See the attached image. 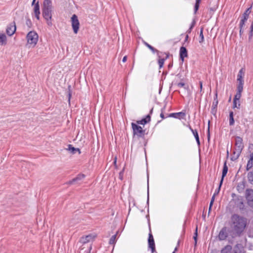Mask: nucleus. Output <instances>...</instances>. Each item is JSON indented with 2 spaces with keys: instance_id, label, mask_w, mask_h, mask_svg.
Segmentation results:
<instances>
[{
  "instance_id": "nucleus-1",
  "label": "nucleus",
  "mask_w": 253,
  "mask_h": 253,
  "mask_svg": "<svg viewBox=\"0 0 253 253\" xmlns=\"http://www.w3.org/2000/svg\"><path fill=\"white\" fill-rule=\"evenodd\" d=\"M231 221L234 230L237 234L240 235L243 232L246 226V219L235 214L232 216Z\"/></svg>"
},
{
  "instance_id": "nucleus-2",
  "label": "nucleus",
  "mask_w": 253,
  "mask_h": 253,
  "mask_svg": "<svg viewBox=\"0 0 253 253\" xmlns=\"http://www.w3.org/2000/svg\"><path fill=\"white\" fill-rule=\"evenodd\" d=\"M243 148L244 145L242 138L239 136L236 137L235 148L233 151V154L231 158L232 161H235L239 158Z\"/></svg>"
},
{
  "instance_id": "nucleus-3",
  "label": "nucleus",
  "mask_w": 253,
  "mask_h": 253,
  "mask_svg": "<svg viewBox=\"0 0 253 253\" xmlns=\"http://www.w3.org/2000/svg\"><path fill=\"white\" fill-rule=\"evenodd\" d=\"M27 42L32 47L35 46L38 40V35L34 31L30 32L27 35Z\"/></svg>"
},
{
  "instance_id": "nucleus-4",
  "label": "nucleus",
  "mask_w": 253,
  "mask_h": 253,
  "mask_svg": "<svg viewBox=\"0 0 253 253\" xmlns=\"http://www.w3.org/2000/svg\"><path fill=\"white\" fill-rule=\"evenodd\" d=\"M52 8H42V15L46 21L47 24L49 26H51L52 24L51 22V12Z\"/></svg>"
},
{
  "instance_id": "nucleus-5",
  "label": "nucleus",
  "mask_w": 253,
  "mask_h": 253,
  "mask_svg": "<svg viewBox=\"0 0 253 253\" xmlns=\"http://www.w3.org/2000/svg\"><path fill=\"white\" fill-rule=\"evenodd\" d=\"M71 22L74 32L75 34H77L79 29L80 23L78 17L76 14L72 15L71 17Z\"/></svg>"
},
{
  "instance_id": "nucleus-6",
  "label": "nucleus",
  "mask_w": 253,
  "mask_h": 253,
  "mask_svg": "<svg viewBox=\"0 0 253 253\" xmlns=\"http://www.w3.org/2000/svg\"><path fill=\"white\" fill-rule=\"evenodd\" d=\"M245 196L248 205L253 208V189H247L246 190Z\"/></svg>"
},
{
  "instance_id": "nucleus-7",
  "label": "nucleus",
  "mask_w": 253,
  "mask_h": 253,
  "mask_svg": "<svg viewBox=\"0 0 253 253\" xmlns=\"http://www.w3.org/2000/svg\"><path fill=\"white\" fill-rule=\"evenodd\" d=\"M131 126L134 135H136L139 137H141L143 135L144 131L140 126H138L134 123H131Z\"/></svg>"
},
{
  "instance_id": "nucleus-8",
  "label": "nucleus",
  "mask_w": 253,
  "mask_h": 253,
  "mask_svg": "<svg viewBox=\"0 0 253 253\" xmlns=\"http://www.w3.org/2000/svg\"><path fill=\"white\" fill-rule=\"evenodd\" d=\"M16 31V25L14 23L9 24L6 28V34L11 36L14 34Z\"/></svg>"
},
{
  "instance_id": "nucleus-9",
  "label": "nucleus",
  "mask_w": 253,
  "mask_h": 253,
  "mask_svg": "<svg viewBox=\"0 0 253 253\" xmlns=\"http://www.w3.org/2000/svg\"><path fill=\"white\" fill-rule=\"evenodd\" d=\"M228 236V231L226 227L223 228L218 234V239L219 240H224Z\"/></svg>"
},
{
  "instance_id": "nucleus-10",
  "label": "nucleus",
  "mask_w": 253,
  "mask_h": 253,
  "mask_svg": "<svg viewBox=\"0 0 253 253\" xmlns=\"http://www.w3.org/2000/svg\"><path fill=\"white\" fill-rule=\"evenodd\" d=\"M245 69L242 68L239 72L238 74L237 75V82H244L243 78L245 76Z\"/></svg>"
},
{
  "instance_id": "nucleus-11",
  "label": "nucleus",
  "mask_w": 253,
  "mask_h": 253,
  "mask_svg": "<svg viewBox=\"0 0 253 253\" xmlns=\"http://www.w3.org/2000/svg\"><path fill=\"white\" fill-rule=\"evenodd\" d=\"M95 238L94 236H93L92 235H88L85 237H83L80 239V242L83 244L86 243L87 242H89L93 240V238Z\"/></svg>"
},
{
  "instance_id": "nucleus-12",
  "label": "nucleus",
  "mask_w": 253,
  "mask_h": 253,
  "mask_svg": "<svg viewBox=\"0 0 253 253\" xmlns=\"http://www.w3.org/2000/svg\"><path fill=\"white\" fill-rule=\"evenodd\" d=\"M187 56V51L185 47L182 46L180 48V58L183 61L184 57Z\"/></svg>"
},
{
  "instance_id": "nucleus-13",
  "label": "nucleus",
  "mask_w": 253,
  "mask_h": 253,
  "mask_svg": "<svg viewBox=\"0 0 253 253\" xmlns=\"http://www.w3.org/2000/svg\"><path fill=\"white\" fill-rule=\"evenodd\" d=\"M7 44V37L5 34L0 32V45H5Z\"/></svg>"
},
{
  "instance_id": "nucleus-14",
  "label": "nucleus",
  "mask_w": 253,
  "mask_h": 253,
  "mask_svg": "<svg viewBox=\"0 0 253 253\" xmlns=\"http://www.w3.org/2000/svg\"><path fill=\"white\" fill-rule=\"evenodd\" d=\"M232 250V247L231 246L226 245L221 250L220 253H233ZM234 253H237V252H234Z\"/></svg>"
},
{
  "instance_id": "nucleus-15",
  "label": "nucleus",
  "mask_w": 253,
  "mask_h": 253,
  "mask_svg": "<svg viewBox=\"0 0 253 253\" xmlns=\"http://www.w3.org/2000/svg\"><path fill=\"white\" fill-rule=\"evenodd\" d=\"M227 171H228V167L226 165V162H225L224 163L223 170H222V177H221V179L220 182V186H221L222 182H223V178L226 175V174L227 173Z\"/></svg>"
},
{
  "instance_id": "nucleus-16",
  "label": "nucleus",
  "mask_w": 253,
  "mask_h": 253,
  "mask_svg": "<svg viewBox=\"0 0 253 253\" xmlns=\"http://www.w3.org/2000/svg\"><path fill=\"white\" fill-rule=\"evenodd\" d=\"M185 116V113L183 112L178 113H171L169 115V117H173L175 118H180V117H184Z\"/></svg>"
},
{
  "instance_id": "nucleus-17",
  "label": "nucleus",
  "mask_w": 253,
  "mask_h": 253,
  "mask_svg": "<svg viewBox=\"0 0 253 253\" xmlns=\"http://www.w3.org/2000/svg\"><path fill=\"white\" fill-rule=\"evenodd\" d=\"M66 150L70 151L73 154L76 153L77 152L79 154L81 153L80 150L79 148H76L73 147L72 145H68Z\"/></svg>"
},
{
  "instance_id": "nucleus-18",
  "label": "nucleus",
  "mask_w": 253,
  "mask_h": 253,
  "mask_svg": "<svg viewBox=\"0 0 253 253\" xmlns=\"http://www.w3.org/2000/svg\"><path fill=\"white\" fill-rule=\"evenodd\" d=\"M189 128H190V130L192 131L193 135L194 136L198 146H200V140H199V135H198L197 130L193 129L191 126H189Z\"/></svg>"
},
{
  "instance_id": "nucleus-19",
  "label": "nucleus",
  "mask_w": 253,
  "mask_h": 253,
  "mask_svg": "<svg viewBox=\"0 0 253 253\" xmlns=\"http://www.w3.org/2000/svg\"><path fill=\"white\" fill-rule=\"evenodd\" d=\"M34 13H35L36 17L38 19H39L40 11V6H39L38 2L35 4V5L34 6Z\"/></svg>"
},
{
  "instance_id": "nucleus-20",
  "label": "nucleus",
  "mask_w": 253,
  "mask_h": 253,
  "mask_svg": "<svg viewBox=\"0 0 253 253\" xmlns=\"http://www.w3.org/2000/svg\"><path fill=\"white\" fill-rule=\"evenodd\" d=\"M85 175L84 174H80L78 175L77 177L73 179L72 180L69 181L70 184H73L76 182H78L79 181L82 180L84 178Z\"/></svg>"
},
{
  "instance_id": "nucleus-21",
  "label": "nucleus",
  "mask_w": 253,
  "mask_h": 253,
  "mask_svg": "<svg viewBox=\"0 0 253 253\" xmlns=\"http://www.w3.org/2000/svg\"><path fill=\"white\" fill-rule=\"evenodd\" d=\"M148 245L149 247L151 249L152 253H153L155 251V245L154 240H148Z\"/></svg>"
},
{
  "instance_id": "nucleus-22",
  "label": "nucleus",
  "mask_w": 253,
  "mask_h": 253,
  "mask_svg": "<svg viewBox=\"0 0 253 253\" xmlns=\"http://www.w3.org/2000/svg\"><path fill=\"white\" fill-rule=\"evenodd\" d=\"M253 153L251 155V158L248 162V163L247 165V168H246V169L247 170H249L250 169H251L252 168L253 165Z\"/></svg>"
},
{
  "instance_id": "nucleus-23",
  "label": "nucleus",
  "mask_w": 253,
  "mask_h": 253,
  "mask_svg": "<svg viewBox=\"0 0 253 253\" xmlns=\"http://www.w3.org/2000/svg\"><path fill=\"white\" fill-rule=\"evenodd\" d=\"M42 8H52L51 0H44Z\"/></svg>"
},
{
  "instance_id": "nucleus-24",
  "label": "nucleus",
  "mask_w": 253,
  "mask_h": 253,
  "mask_svg": "<svg viewBox=\"0 0 253 253\" xmlns=\"http://www.w3.org/2000/svg\"><path fill=\"white\" fill-rule=\"evenodd\" d=\"M251 7L248 8L245 12L243 14V16L242 17V19H244L245 20H248L249 18V14H250L251 11Z\"/></svg>"
},
{
  "instance_id": "nucleus-25",
  "label": "nucleus",
  "mask_w": 253,
  "mask_h": 253,
  "mask_svg": "<svg viewBox=\"0 0 253 253\" xmlns=\"http://www.w3.org/2000/svg\"><path fill=\"white\" fill-rule=\"evenodd\" d=\"M238 84L237 87V91L242 92L243 90L244 82H238Z\"/></svg>"
},
{
  "instance_id": "nucleus-26",
  "label": "nucleus",
  "mask_w": 253,
  "mask_h": 253,
  "mask_svg": "<svg viewBox=\"0 0 253 253\" xmlns=\"http://www.w3.org/2000/svg\"><path fill=\"white\" fill-rule=\"evenodd\" d=\"M234 124V120L233 118V112H230L229 114V125L233 126Z\"/></svg>"
},
{
  "instance_id": "nucleus-27",
  "label": "nucleus",
  "mask_w": 253,
  "mask_h": 253,
  "mask_svg": "<svg viewBox=\"0 0 253 253\" xmlns=\"http://www.w3.org/2000/svg\"><path fill=\"white\" fill-rule=\"evenodd\" d=\"M248 179L251 184H253V170L248 173Z\"/></svg>"
},
{
  "instance_id": "nucleus-28",
  "label": "nucleus",
  "mask_w": 253,
  "mask_h": 253,
  "mask_svg": "<svg viewBox=\"0 0 253 253\" xmlns=\"http://www.w3.org/2000/svg\"><path fill=\"white\" fill-rule=\"evenodd\" d=\"M199 38H200L199 42L200 43L203 42L204 41V35H203V28H202L200 30Z\"/></svg>"
},
{
  "instance_id": "nucleus-29",
  "label": "nucleus",
  "mask_w": 253,
  "mask_h": 253,
  "mask_svg": "<svg viewBox=\"0 0 253 253\" xmlns=\"http://www.w3.org/2000/svg\"><path fill=\"white\" fill-rule=\"evenodd\" d=\"M116 237L117 235H114L111 237V238L109 240V244H114L116 241Z\"/></svg>"
},
{
  "instance_id": "nucleus-30",
  "label": "nucleus",
  "mask_w": 253,
  "mask_h": 253,
  "mask_svg": "<svg viewBox=\"0 0 253 253\" xmlns=\"http://www.w3.org/2000/svg\"><path fill=\"white\" fill-rule=\"evenodd\" d=\"M241 97V92L237 91L236 95H235L234 98L233 100H238V102L240 101V99Z\"/></svg>"
},
{
  "instance_id": "nucleus-31",
  "label": "nucleus",
  "mask_w": 253,
  "mask_h": 253,
  "mask_svg": "<svg viewBox=\"0 0 253 253\" xmlns=\"http://www.w3.org/2000/svg\"><path fill=\"white\" fill-rule=\"evenodd\" d=\"M144 44L148 47L153 52H155V51H157V50L155 49L153 46H152L151 45L149 44L146 42H144Z\"/></svg>"
},
{
  "instance_id": "nucleus-32",
  "label": "nucleus",
  "mask_w": 253,
  "mask_h": 253,
  "mask_svg": "<svg viewBox=\"0 0 253 253\" xmlns=\"http://www.w3.org/2000/svg\"><path fill=\"white\" fill-rule=\"evenodd\" d=\"M217 104H218V101L217 100H214V101L213 102L212 109H211L212 113L213 112H215V111L214 110L216 108Z\"/></svg>"
},
{
  "instance_id": "nucleus-33",
  "label": "nucleus",
  "mask_w": 253,
  "mask_h": 253,
  "mask_svg": "<svg viewBox=\"0 0 253 253\" xmlns=\"http://www.w3.org/2000/svg\"><path fill=\"white\" fill-rule=\"evenodd\" d=\"M240 107V101L238 102V100H233V108H237L239 109Z\"/></svg>"
},
{
  "instance_id": "nucleus-34",
  "label": "nucleus",
  "mask_w": 253,
  "mask_h": 253,
  "mask_svg": "<svg viewBox=\"0 0 253 253\" xmlns=\"http://www.w3.org/2000/svg\"><path fill=\"white\" fill-rule=\"evenodd\" d=\"M247 21V20H245L242 18L241 19V20L240 22V24H239L240 29H243V27L245 25V23Z\"/></svg>"
},
{
  "instance_id": "nucleus-35",
  "label": "nucleus",
  "mask_w": 253,
  "mask_h": 253,
  "mask_svg": "<svg viewBox=\"0 0 253 253\" xmlns=\"http://www.w3.org/2000/svg\"><path fill=\"white\" fill-rule=\"evenodd\" d=\"M201 1V0H196V2L195 5V12L198 10L199 7V3Z\"/></svg>"
},
{
  "instance_id": "nucleus-36",
  "label": "nucleus",
  "mask_w": 253,
  "mask_h": 253,
  "mask_svg": "<svg viewBox=\"0 0 253 253\" xmlns=\"http://www.w3.org/2000/svg\"><path fill=\"white\" fill-rule=\"evenodd\" d=\"M164 62H165V59H164V58L160 59L159 60L158 63H159L160 68H162L163 67V66L164 64Z\"/></svg>"
},
{
  "instance_id": "nucleus-37",
  "label": "nucleus",
  "mask_w": 253,
  "mask_h": 253,
  "mask_svg": "<svg viewBox=\"0 0 253 253\" xmlns=\"http://www.w3.org/2000/svg\"><path fill=\"white\" fill-rule=\"evenodd\" d=\"M177 86L179 88L183 87L185 89H186L187 88L185 84L184 83H182V82L178 83L177 84Z\"/></svg>"
},
{
  "instance_id": "nucleus-38",
  "label": "nucleus",
  "mask_w": 253,
  "mask_h": 253,
  "mask_svg": "<svg viewBox=\"0 0 253 253\" xmlns=\"http://www.w3.org/2000/svg\"><path fill=\"white\" fill-rule=\"evenodd\" d=\"M244 187V185L243 184H242L241 185H238L237 189L240 192H241L242 191V190H243Z\"/></svg>"
},
{
  "instance_id": "nucleus-39",
  "label": "nucleus",
  "mask_w": 253,
  "mask_h": 253,
  "mask_svg": "<svg viewBox=\"0 0 253 253\" xmlns=\"http://www.w3.org/2000/svg\"><path fill=\"white\" fill-rule=\"evenodd\" d=\"M137 123L139 124L144 125L145 124H146V121H145V120H144V119H143L142 120H141L140 121H137Z\"/></svg>"
},
{
  "instance_id": "nucleus-40",
  "label": "nucleus",
  "mask_w": 253,
  "mask_h": 253,
  "mask_svg": "<svg viewBox=\"0 0 253 253\" xmlns=\"http://www.w3.org/2000/svg\"><path fill=\"white\" fill-rule=\"evenodd\" d=\"M215 196V193H214L213 194V195L212 196V197L211 198V202H210V204L211 207H212V206L213 205V203L214 202Z\"/></svg>"
},
{
  "instance_id": "nucleus-41",
  "label": "nucleus",
  "mask_w": 253,
  "mask_h": 253,
  "mask_svg": "<svg viewBox=\"0 0 253 253\" xmlns=\"http://www.w3.org/2000/svg\"><path fill=\"white\" fill-rule=\"evenodd\" d=\"M165 109V108L164 107L161 110V113L160 114V117L162 118V119H164L165 118V116H164V111Z\"/></svg>"
},
{
  "instance_id": "nucleus-42",
  "label": "nucleus",
  "mask_w": 253,
  "mask_h": 253,
  "mask_svg": "<svg viewBox=\"0 0 253 253\" xmlns=\"http://www.w3.org/2000/svg\"><path fill=\"white\" fill-rule=\"evenodd\" d=\"M253 22L251 26V33L250 35V38H251L253 36Z\"/></svg>"
},
{
  "instance_id": "nucleus-43",
  "label": "nucleus",
  "mask_w": 253,
  "mask_h": 253,
  "mask_svg": "<svg viewBox=\"0 0 253 253\" xmlns=\"http://www.w3.org/2000/svg\"><path fill=\"white\" fill-rule=\"evenodd\" d=\"M151 117L149 115H148L145 118H144V120L146 121V123L150 121Z\"/></svg>"
},
{
  "instance_id": "nucleus-44",
  "label": "nucleus",
  "mask_w": 253,
  "mask_h": 253,
  "mask_svg": "<svg viewBox=\"0 0 253 253\" xmlns=\"http://www.w3.org/2000/svg\"><path fill=\"white\" fill-rule=\"evenodd\" d=\"M197 230V229H196V230ZM194 241H195V245H196L197 244V231H196V233H195V236H194Z\"/></svg>"
},
{
  "instance_id": "nucleus-45",
  "label": "nucleus",
  "mask_w": 253,
  "mask_h": 253,
  "mask_svg": "<svg viewBox=\"0 0 253 253\" xmlns=\"http://www.w3.org/2000/svg\"><path fill=\"white\" fill-rule=\"evenodd\" d=\"M194 26V23L193 22L192 24V25L191 26V27H190L189 29L188 30L187 32L188 33H190L191 31V30L193 28V26Z\"/></svg>"
},
{
  "instance_id": "nucleus-46",
  "label": "nucleus",
  "mask_w": 253,
  "mask_h": 253,
  "mask_svg": "<svg viewBox=\"0 0 253 253\" xmlns=\"http://www.w3.org/2000/svg\"><path fill=\"white\" fill-rule=\"evenodd\" d=\"M152 239H154L153 238V236L152 234V233L150 232L149 234V238H148V240H151Z\"/></svg>"
},
{
  "instance_id": "nucleus-47",
  "label": "nucleus",
  "mask_w": 253,
  "mask_h": 253,
  "mask_svg": "<svg viewBox=\"0 0 253 253\" xmlns=\"http://www.w3.org/2000/svg\"><path fill=\"white\" fill-rule=\"evenodd\" d=\"M126 59H127V57H126V56H124V57H123V60H122V61H123V62H125L126 61Z\"/></svg>"
},
{
  "instance_id": "nucleus-48",
  "label": "nucleus",
  "mask_w": 253,
  "mask_h": 253,
  "mask_svg": "<svg viewBox=\"0 0 253 253\" xmlns=\"http://www.w3.org/2000/svg\"><path fill=\"white\" fill-rule=\"evenodd\" d=\"M220 187H221V186H220V185H219V187H218V189H217V190L215 191V192L214 193H215V195H216V194H217L218 193V192H219V190H220Z\"/></svg>"
},
{
  "instance_id": "nucleus-49",
  "label": "nucleus",
  "mask_w": 253,
  "mask_h": 253,
  "mask_svg": "<svg viewBox=\"0 0 253 253\" xmlns=\"http://www.w3.org/2000/svg\"><path fill=\"white\" fill-rule=\"evenodd\" d=\"M253 149V144L250 145V146H249V149L251 150V149Z\"/></svg>"
},
{
  "instance_id": "nucleus-50",
  "label": "nucleus",
  "mask_w": 253,
  "mask_h": 253,
  "mask_svg": "<svg viewBox=\"0 0 253 253\" xmlns=\"http://www.w3.org/2000/svg\"><path fill=\"white\" fill-rule=\"evenodd\" d=\"M200 88H201V89H202V82H200Z\"/></svg>"
},
{
  "instance_id": "nucleus-51",
  "label": "nucleus",
  "mask_w": 253,
  "mask_h": 253,
  "mask_svg": "<svg viewBox=\"0 0 253 253\" xmlns=\"http://www.w3.org/2000/svg\"><path fill=\"white\" fill-rule=\"evenodd\" d=\"M242 32H243V29H240V34L241 35Z\"/></svg>"
},
{
  "instance_id": "nucleus-52",
  "label": "nucleus",
  "mask_w": 253,
  "mask_h": 253,
  "mask_svg": "<svg viewBox=\"0 0 253 253\" xmlns=\"http://www.w3.org/2000/svg\"><path fill=\"white\" fill-rule=\"evenodd\" d=\"M172 64H169V68H171V67H172Z\"/></svg>"
},
{
  "instance_id": "nucleus-53",
  "label": "nucleus",
  "mask_w": 253,
  "mask_h": 253,
  "mask_svg": "<svg viewBox=\"0 0 253 253\" xmlns=\"http://www.w3.org/2000/svg\"><path fill=\"white\" fill-rule=\"evenodd\" d=\"M36 0H33L32 2V4H34V3L35 2Z\"/></svg>"
},
{
  "instance_id": "nucleus-54",
  "label": "nucleus",
  "mask_w": 253,
  "mask_h": 253,
  "mask_svg": "<svg viewBox=\"0 0 253 253\" xmlns=\"http://www.w3.org/2000/svg\"><path fill=\"white\" fill-rule=\"evenodd\" d=\"M188 35H187V36H186L185 39H186V40H187V39H188Z\"/></svg>"
},
{
  "instance_id": "nucleus-55",
  "label": "nucleus",
  "mask_w": 253,
  "mask_h": 253,
  "mask_svg": "<svg viewBox=\"0 0 253 253\" xmlns=\"http://www.w3.org/2000/svg\"><path fill=\"white\" fill-rule=\"evenodd\" d=\"M211 207L210 206L209 207V212L211 210Z\"/></svg>"
},
{
  "instance_id": "nucleus-56",
  "label": "nucleus",
  "mask_w": 253,
  "mask_h": 253,
  "mask_svg": "<svg viewBox=\"0 0 253 253\" xmlns=\"http://www.w3.org/2000/svg\"><path fill=\"white\" fill-rule=\"evenodd\" d=\"M177 250V248L175 249V251L172 253H175V251Z\"/></svg>"
},
{
  "instance_id": "nucleus-57",
  "label": "nucleus",
  "mask_w": 253,
  "mask_h": 253,
  "mask_svg": "<svg viewBox=\"0 0 253 253\" xmlns=\"http://www.w3.org/2000/svg\"><path fill=\"white\" fill-rule=\"evenodd\" d=\"M152 111H153V109H151V110L150 112H151V113H152Z\"/></svg>"
},
{
  "instance_id": "nucleus-58",
  "label": "nucleus",
  "mask_w": 253,
  "mask_h": 253,
  "mask_svg": "<svg viewBox=\"0 0 253 253\" xmlns=\"http://www.w3.org/2000/svg\"><path fill=\"white\" fill-rule=\"evenodd\" d=\"M115 163H116V160H115V162H114Z\"/></svg>"
}]
</instances>
